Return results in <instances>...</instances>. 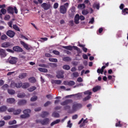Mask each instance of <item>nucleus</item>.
<instances>
[{
  "instance_id": "nucleus-1",
  "label": "nucleus",
  "mask_w": 128,
  "mask_h": 128,
  "mask_svg": "<svg viewBox=\"0 0 128 128\" xmlns=\"http://www.w3.org/2000/svg\"><path fill=\"white\" fill-rule=\"evenodd\" d=\"M60 104L61 106H66L64 107L65 110H70V106H72V100H68L61 102Z\"/></svg>"
},
{
  "instance_id": "nucleus-2",
  "label": "nucleus",
  "mask_w": 128,
  "mask_h": 128,
  "mask_svg": "<svg viewBox=\"0 0 128 128\" xmlns=\"http://www.w3.org/2000/svg\"><path fill=\"white\" fill-rule=\"evenodd\" d=\"M70 3L66 2L64 4V5L60 6V14H64L66 12V10H68V6Z\"/></svg>"
},
{
  "instance_id": "nucleus-3",
  "label": "nucleus",
  "mask_w": 128,
  "mask_h": 128,
  "mask_svg": "<svg viewBox=\"0 0 128 128\" xmlns=\"http://www.w3.org/2000/svg\"><path fill=\"white\" fill-rule=\"evenodd\" d=\"M82 106V104L74 103L72 104V110L70 111V113L72 114V112H76L78 110H80Z\"/></svg>"
},
{
  "instance_id": "nucleus-4",
  "label": "nucleus",
  "mask_w": 128,
  "mask_h": 128,
  "mask_svg": "<svg viewBox=\"0 0 128 128\" xmlns=\"http://www.w3.org/2000/svg\"><path fill=\"white\" fill-rule=\"evenodd\" d=\"M23 112L24 114L20 116L21 118H30V110L27 109V110H24Z\"/></svg>"
},
{
  "instance_id": "nucleus-5",
  "label": "nucleus",
  "mask_w": 128,
  "mask_h": 128,
  "mask_svg": "<svg viewBox=\"0 0 128 128\" xmlns=\"http://www.w3.org/2000/svg\"><path fill=\"white\" fill-rule=\"evenodd\" d=\"M11 88H20L22 86V82H18V83L14 82L12 81L10 84Z\"/></svg>"
},
{
  "instance_id": "nucleus-6",
  "label": "nucleus",
  "mask_w": 128,
  "mask_h": 128,
  "mask_svg": "<svg viewBox=\"0 0 128 128\" xmlns=\"http://www.w3.org/2000/svg\"><path fill=\"white\" fill-rule=\"evenodd\" d=\"M18 58L16 57L10 56L8 59V62L12 64H16Z\"/></svg>"
},
{
  "instance_id": "nucleus-7",
  "label": "nucleus",
  "mask_w": 128,
  "mask_h": 128,
  "mask_svg": "<svg viewBox=\"0 0 128 128\" xmlns=\"http://www.w3.org/2000/svg\"><path fill=\"white\" fill-rule=\"evenodd\" d=\"M92 92L90 90L84 92V94H87L88 96L84 99V100H88L90 98V96H92Z\"/></svg>"
},
{
  "instance_id": "nucleus-8",
  "label": "nucleus",
  "mask_w": 128,
  "mask_h": 128,
  "mask_svg": "<svg viewBox=\"0 0 128 128\" xmlns=\"http://www.w3.org/2000/svg\"><path fill=\"white\" fill-rule=\"evenodd\" d=\"M6 34L9 36V38H14L16 34V32L12 30H8L6 32Z\"/></svg>"
},
{
  "instance_id": "nucleus-9",
  "label": "nucleus",
  "mask_w": 128,
  "mask_h": 128,
  "mask_svg": "<svg viewBox=\"0 0 128 128\" xmlns=\"http://www.w3.org/2000/svg\"><path fill=\"white\" fill-rule=\"evenodd\" d=\"M41 6L44 8V10H49L50 8V4L46 3H43L42 4Z\"/></svg>"
},
{
  "instance_id": "nucleus-10",
  "label": "nucleus",
  "mask_w": 128,
  "mask_h": 128,
  "mask_svg": "<svg viewBox=\"0 0 128 128\" xmlns=\"http://www.w3.org/2000/svg\"><path fill=\"white\" fill-rule=\"evenodd\" d=\"M0 56L2 58L6 56V50L2 48H0Z\"/></svg>"
},
{
  "instance_id": "nucleus-11",
  "label": "nucleus",
  "mask_w": 128,
  "mask_h": 128,
  "mask_svg": "<svg viewBox=\"0 0 128 128\" xmlns=\"http://www.w3.org/2000/svg\"><path fill=\"white\" fill-rule=\"evenodd\" d=\"M56 76L58 78H64V71H58Z\"/></svg>"
},
{
  "instance_id": "nucleus-12",
  "label": "nucleus",
  "mask_w": 128,
  "mask_h": 128,
  "mask_svg": "<svg viewBox=\"0 0 128 128\" xmlns=\"http://www.w3.org/2000/svg\"><path fill=\"white\" fill-rule=\"evenodd\" d=\"M40 122L42 124V126H46V124H48V123L50 122V120L48 118H46L44 120L40 121Z\"/></svg>"
},
{
  "instance_id": "nucleus-13",
  "label": "nucleus",
  "mask_w": 128,
  "mask_h": 128,
  "mask_svg": "<svg viewBox=\"0 0 128 128\" xmlns=\"http://www.w3.org/2000/svg\"><path fill=\"white\" fill-rule=\"evenodd\" d=\"M12 46V44L10 42H4L2 44V48H10Z\"/></svg>"
},
{
  "instance_id": "nucleus-14",
  "label": "nucleus",
  "mask_w": 128,
  "mask_h": 128,
  "mask_svg": "<svg viewBox=\"0 0 128 128\" xmlns=\"http://www.w3.org/2000/svg\"><path fill=\"white\" fill-rule=\"evenodd\" d=\"M21 44L23 46L24 48H26V50H30V46L28 44H26L24 42L21 41L20 42Z\"/></svg>"
},
{
  "instance_id": "nucleus-15",
  "label": "nucleus",
  "mask_w": 128,
  "mask_h": 128,
  "mask_svg": "<svg viewBox=\"0 0 128 128\" xmlns=\"http://www.w3.org/2000/svg\"><path fill=\"white\" fill-rule=\"evenodd\" d=\"M83 123L82 124H82V122ZM86 122H88V120H86V119L84 120V118H82L80 120L79 122H78V124H80V126H84L86 125Z\"/></svg>"
},
{
  "instance_id": "nucleus-16",
  "label": "nucleus",
  "mask_w": 128,
  "mask_h": 128,
  "mask_svg": "<svg viewBox=\"0 0 128 128\" xmlns=\"http://www.w3.org/2000/svg\"><path fill=\"white\" fill-rule=\"evenodd\" d=\"M6 102L8 104H14L16 102V100L14 98H8L6 99Z\"/></svg>"
},
{
  "instance_id": "nucleus-17",
  "label": "nucleus",
  "mask_w": 128,
  "mask_h": 128,
  "mask_svg": "<svg viewBox=\"0 0 128 128\" xmlns=\"http://www.w3.org/2000/svg\"><path fill=\"white\" fill-rule=\"evenodd\" d=\"M13 50H14V52H22V48L18 46L14 47Z\"/></svg>"
},
{
  "instance_id": "nucleus-18",
  "label": "nucleus",
  "mask_w": 128,
  "mask_h": 128,
  "mask_svg": "<svg viewBox=\"0 0 128 128\" xmlns=\"http://www.w3.org/2000/svg\"><path fill=\"white\" fill-rule=\"evenodd\" d=\"M80 15L78 14H77L76 15L75 18H74V22L76 24L80 23Z\"/></svg>"
},
{
  "instance_id": "nucleus-19",
  "label": "nucleus",
  "mask_w": 128,
  "mask_h": 128,
  "mask_svg": "<svg viewBox=\"0 0 128 128\" xmlns=\"http://www.w3.org/2000/svg\"><path fill=\"white\" fill-rule=\"evenodd\" d=\"M75 82L74 81H70V82H68V81H65L64 82V84H68V86H74Z\"/></svg>"
},
{
  "instance_id": "nucleus-20",
  "label": "nucleus",
  "mask_w": 128,
  "mask_h": 128,
  "mask_svg": "<svg viewBox=\"0 0 128 128\" xmlns=\"http://www.w3.org/2000/svg\"><path fill=\"white\" fill-rule=\"evenodd\" d=\"M26 104V101L24 100H20L18 102L19 106H24V104Z\"/></svg>"
},
{
  "instance_id": "nucleus-21",
  "label": "nucleus",
  "mask_w": 128,
  "mask_h": 128,
  "mask_svg": "<svg viewBox=\"0 0 128 128\" xmlns=\"http://www.w3.org/2000/svg\"><path fill=\"white\" fill-rule=\"evenodd\" d=\"M106 66H102L101 69H98L97 70V72L98 74H102V73L104 72V68H106Z\"/></svg>"
},
{
  "instance_id": "nucleus-22",
  "label": "nucleus",
  "mask_w": 128,
  "mask_h": 128,
  "mask_svg": "<svg viewBox=\"0 0 128 128\" xmlns=\"http://www.w3.org/2000/svg\"><path fill=\"white\" fill-rule=\"evenodd\" d=\"M52 84H60L62 80H52Z\"/></svg>"
},
{
  "instance_id": "nucleus-23",
  "label": "nucleus",
  "mask_w": 128,
  "mask_h": 128,
  "mask_svg": "<svg viewBox=\"0 0 128 128\" xmlns=\"http://www.w3.org/2000/svg\"><path fill=\"white\" fill-rule=\"evenodd\" d=\"M78 8L80 10H84V8H86V4H79Z\"/></svg>"
},
{
  "instance_id": "nucleus-24",
  "label": "nucleus",
  "mask_w": 128,
  "mask_h": 128,
  "mask_svg": "<svg viewBox=\"0 0 128 128\" xmlns=\"http://www.w3.org/2000/svg\"><path fill=\"white\" fill-rule=\"evenodd\" d=\"M60 122V120H58V119L56 120L50 124V126H54V124H58V122Z\"/></svg>"
},
{
  "instance_id": "nucleus-25",
  "label": "nucleus",
  "mask_w": 128,
  "mask_h": 128,
  "mask_svg": "<svg viewBox=\"0 0 128 128\" xmlns=\"http://www.w3.org/2000/svg\"><path fill=\"white\" fill-rule=\"evenodd\" d=\"M93 8H96L97 10H100V3L96 2L93 4Z\"/></svg>"
},
{
  "instance_id": "nucleus-26",
  "label": "nucleus",
  "mask_w": 128,
  "mask_h": 128,
  "mask_svg": "<svg viewBox=\"0 0 128 128\" xmlns=\"http://www.w3.org/2000/svg\"><path fill=\"white\" fill-rule=\"evenodd\" d=\"M22 112V110L20 109H18L17 110H14V114L15 116H18V114H20Z\"/></svg>"
},
{
  "instance_id": "nucleus-27",
  "label": "nucleus",
  "mask_w": 128,
  "mask_h": 128,
  "mask_svg": "<svg viewBox=\"0 0 128 128\" xmlns=\"http://www.w3.org/2000/svg\"><path fill=\"white\" fill-rule=\"evenodd\" d=\"M8 108H6V106H2L0 107V112H6Z\"/></svg>"
},
{
  "instance_id": "nucleus-28",
  "label": "nucleus",
  "mask_w": 128,
  "mask_h": 128,
  "mask_svg": "<svg viewBox=\"0 0 128 128\" xmlns=\"http://www.w3.org/2000/svg\"><path fill=\"white\" fill-rule=\"evenodd\" d=\"M100 90V86H96V87H94L92 89V91L94 92H98V90Z\"/></svg>"
},
{
  "instance_id": "nucleus-29",
  "label": "nucleus",
  "mask_w": 128,
  "mask_h": 128,
  "mask_svg": "<svg viewBox=\"0 0 128 128\" xmlns=\"http://www.w3.org/2000/svg\"><path fill=\"white\" fill-rule=\"evenodd\" d=\"M38 70H40V72H48V69L46 68H38Z\"/></svg>"
},
{
  "instance_id": "nucleus-30",
  "label": "nucleus",
  "mask_w": 128,
  "mask_h": 128,
  "mask_svg": "<svg viewBox=\"0 0 128 128\" xmlns=\"http://www.w3.org/2000/svg\"><path fill=\"white\" fill-rule=\"evenodd\" d=\"M17 96L20 98H24V96H26V94H24V93H19Z\"/></svg>"
},
{
  "instance_id": "nucleus-31",
  "label": "nucleus",
  "mask_w": 128,
  "mask_h": 128,
  "mask_svg": "<svg viewBox=\"0 0 128 128\" xmlns=\"http://www.w3.org/2000/svg\"><path fill=\"white\" fill-rule=\"evenodd\" d=\"M26 76V73H22L19 75L20 78H24Z\"/></svg>"
},
{
  "instance_id": "nucleus-32",
  "label": "nucleus",
  "mask_w": 128,
  "mask_h": 128,
  "mask_svg": "<svg viewBox=\"0 0 128 128\" xmlns=\"http://www.w3.org/2000/svg\"><path fill=\"white\" fill-rule=\"evenodd\" d=\"M63 48L68 50H72V46H62Z\"/></svg>"
},
{
  "instance_id": "nucleus-33",
  "label": "nucleus",
  "mask_w": 128,
  "mask_h": 128,
  "mask_svg": "<svg viewBox=\"0 0 128 128\" xmlns=\"http://www.w3.org/2000/svg\"><path fill=\"white\" fill-rule=\"evenodd\" d=\"M29 86H30V84L28 83H24L22 85V88H28Z\"/></svg>"
},
{
  "instance_id": "nucleus-34",
  "label": "nucleus",
  "mask_w": 128,
  "mask_h": 128,
  "mask_svg": "<svg viewBox=\"0 0 128 128\" xmlns=\"http://www.w3.org/2000/svg\"><path fill=\"white\" fill-rule=\"evenodd\" d=\"M14 8L12 7L8 8V12L10 14H14Z\"/></svg>"
},
{
  "instance_id": "nucleus-35",
  "label": "nucleus",
  "mask_w": 128,
  "mask_h": 128,
  "mask_svg": "<svg viewBox=\"0 0 128 128\" xmlns=\"http://www.w3.org/2000/svg\"><path fill=\"white\" fill-rule=\"evenodd\" d=\"M12 28L14 30H17V32H20V28L18 26H16V24H14Z\"/></svg>"
},
{
  "instance_id": "nucleus-36",
  "label": "nucleus",
  "mask_w": 128,
  "mask_h": 128,
  "mask_svg": "<svg viewBox=\"0 0 128 128\" xmlns=\"http://www.w3.org/2000/svg\"><path fill=\"white\" fill-rule=\"evenodd\" d=\"M8 94H9L12 95V94H16V92H14V90H8Z\"/></svg>"
},
{
  "instance_id": "nucleus-37",
  "label": "nucleus",
  "mask_w": 128,
  "mask_h": 128,
  "mask_svg": "<svg viewBox=\"0 0 128 128\" xmlns=\"http://www.w3.org/2000/svg\"><path fill=\"white\" fill-rule=\"evenodd\" d=\"M0 38L2 40H8V36H6V35L4 34L1 36Z\"/></svg>"
},
{
  "instance_id": "nucleus-38",
  "label": "nucleus",
  "mask_w": 128,
  "mask_h": 128,
  "mask_svg": "<svg viewBox=\"0 0 128 128\" xmlns=\"http://www.w3.org/2000/svg\"><path fill=\"white\" fill-rule=\"evenodd\" d=\"M62 68H64V70H70V66L68 65H64L62 66Z\"/></svg>"
},
{
  "instance_id": "nucleus-39",
  "label": "nucleus",
  "mask_w": 128,
  "mask_h": 128,
  "mask_svg": "<svg viewBox=\"0 0 128 128\" xmlns=\"http://www.w3.org/2000/svg\"><path fill=\"white\" fill-rule=\"evenodd\" d=\"M50 62H58V59L54 58H49Z\"/></svg>"
},
{
  "instance_id": "nucleus-40",
  "label": "nucleus",
  "mask_w": 128,
  "mask_h": 128,
  "mask_svg": "<svg viewBox=\"0 0 128 128\" xmlns=\"http://www.w3.org/2000/svg\"><path fill=\"white\" fill-rule=\"evenodd\" d=\"M16 124V120H11L8 122V124L10 126H12V124Z\"/></svg>"
},
{
  "instance_id": "nucleus-41",
  "label": "nucleus",
  "mask_w": 128,
  "mask_h": 128,
  "mask_svg": "<svg viewBox=\"0 0 128 128\" xmlns=\"http://www.w3.org/2000/svg\"><path fill=\"white\" fill-rule=\"evenodd\" d=\"M36 90V86H32L28 89L29 92H34V90Z\"/></svg>"
},
{
  "instance_id": "nucleus-42",
  "label": "nucleus",
  "mask_w": 128,
  "mask_h": 128,
  "mask_svg": "<svg viewBox=\"0 0 128 128\" xmlns=\"http://www.w3.org/2000/svg\"><path fill=\"white\" fill-rule=\"evenodd\" d=\"M62 60H64V62H70L72 60L69 57H64L62 58Z\"/></svg>"
},
{
  "instance_id": "nucleus-43",
  "label": "nucleus",
  "mask_w": 128,
  "mask_h": 128,
  "mask_svg": "<svg viewBox=\"0 0 128 128\" xmlns=\"http://www.w3.org/2000/svg\"><path fill=\"white\" fill-rule=\"evenodd\" d=\"M29 81L30 82H36V78H29Z\"/></svg>"
},
{
  "instance_id": "nucleus-44",
  "label": "nucleus",
  "mask_w": 128,
  "mask_h": 128,
  "mask_svg": "<svg viewBox=\"0 0 128 128\" xmlns=\"http://www.w3.org/2000/svg\"><path fill=\"white\" fill-rule=\"evenodd\" d=\"M42 118H44L45 116H48V112H42Z\"/></svg>"
},
{
  "instance_id": "nucleus-45",
  "label": "nucleus",
  "mask_w": 128,
  "mask_h": 128,
  "mask_svg": "<svg viewBox=\"0 0 128 128\" xmlns=\"http://www.w3.org/2000/svg\"><path fill=\"white\" fill-rule=\"evenodd\" d=\"M88 14V11L86 10H84L82 11V14L84 16H86Z\"/></svg>"
},
{
  "instance_id": "nucleus-46",
  "label": "nucleus",
  "mask_w": 128,
  "mask_h": 128,
  "mask_svg": "<svg viewBox=\"0 0 128 128\" xmlns=\"http://www.w3.org/2000/svg\"><path fill=\"white\" fill-rule=\"evenodd\" d=\"M12 116H6L4 117V120H10Z\"/></svg>"
},
{
  "instance_id": "nucleus-47",
  "label": "nucleus",
  "mask_w": 128,
  "mask_h": 128,
  "mask_svg": "<svg viewBox=\"0 0 128 128\" xmlns=\"http://www.w3.org/2000/svg\"><path fill=\"white\" fill-rule=\"evenodd\" d=\"M52 116L54 118H60V114L56 112H54L52 114Z\"/></svg>"
},
{
  "instance_id": "nucleus-48",
  "label": "nucleus",
  "mask_w": 128,
  "mask_h": 128,
  "mask_svg": "<svg viewBox=\"0 0 128 128\" xmlns=\"http://www.w3.org/2000/svg\"><path fill=\"white\" fill-rule=\"evenodd\" d=\"M128 14V8H124L122 10V14Z\"/></svg>"
},
{
  "instance_id": "nucleus-49",
  "label": "nucleus",
  "mask_w": 128,
  "mask_h": 128,
  "mask_svg": "<svg viewBox=\"0 0 128 128\" xmlns=\"http://www.w3.org/2000/svg\"><path fill=\"white\" fill-rule=\"evenodd\" d=\"M38 100V97L36 96H34L32 97L30 99L31 102H36Z\"/></svg>"
},
{
  "instance_id": "nucleus-50",
  "label": "nucleus",
  "mask_w": 128,
  "mask_h": 128,
  "mask_svg": "<svg viewBox=\"0 0 128 128\" xmlns=\"http://www.w3.org/2000/svg\"><path fill=\"white\" fill-rule=\"evenodd\" d=\"M10 15H6L5 17L4 18V20H10Z\"/></svg>"
},
{
  "instance_id": "nucleus-51",
  "label": "nucleus",
  "mask_w": 128,
  "mask_h": 128,
  "mask_svg": "<svg viewBox=\"0 0 128 128\" xmlns=\"http://www.w3.org/2000/svg\"><path fill=\"white\" fill-rule=\"evenodd\" d=\"M72 124L70 123V120L68 122L67 127L70 128H72Z\"/></svg>"
},
{
  "instance_id": "nucleus-52",
  "label": "nucleus",
  "mask_w": 128,
  "mask_h": 128,
  "mask_svg": "<svg viewBox=\"0 0 128 128\" xmlns=\"http://www.w3.org/2000/svg\"><path fill=\"white\" fill-rule=\"evenodd\" d=\"M73 74V76H74V78H78V76L79 74L78 72H74L72 74Z\"/></svg>"
},
{
  "instance_id": "nucleus-53",
  "label": "nucleus",
  "mask_w": 128,
  "mask_h": 128,
  "mask_svg": "<svg viewBox=\"0 0 128 128\" xmlns=\"http://www.w3.org/2000/svg\"><path fill=\"white\" fill-rule=\"evenodd\" d=\"M0 12L2 14H6V10L4 8H2L0 10Z\"/></svg>"
},
{
  "instance_id": "nucleus-54",
  "label": "nucleus",
  "mask_w": 128,
  "mask_h": 128,
  "mask_svg": "<svg viewBox=\"0 0 128 128\" xmlns=\"http://www.w3.org/2000/svg\"><path fill=\"white\" fill-rule=\"evenodd\" d=\"M76 50H77V52L78 54V56H80V54H82V50H80V48L76 47Z\"/></svg>"
},
{
  "instance_id": "nucleus-55",
  "label": "nucleus",
  "mask_w": 128,
  "mask_h": 128,
  "mask_svg": "<svg viewBox=\"0 0 128 128\" xmlns=\"http://www.w3.org/2000/svg\"><path fill=\"white\" fill-rule=\"evenodd\" d=\"M8 112H14V108H10L8 110Z\"/></svg>"
},
{
  "instance_id": "nucleus-56",
  "label": "nucleus",
  "mask_w": 128,
  "mask_h": 128,
  "mask_svg": "<svg viewBox=\"0 0 128 128\" xmlns=\"http://www.w3.org/2000/svg\"><path fill=\"white\" fill-rule=\"evenodd\" d=\"M122 124H120V121H119L118 123H116V126H119L120 128H122Z\"/></svg>"
},
{
  "instance_id": "nucleus-57",
  "label": "nucleus",
  "mask_w": 128,
  "mask_h": 128,
  "mask_svg": "<svg viewBox=\"0 0 128 128\" xmlns=\"http://www.w3.org/2000/svg\"><path fill=\"white\" fill-rule=\"evenodd\" d=\"M77 82H82L83 80H82V78L81 77H79L77 78Z\"/></svg>"
},
{
  "instance_id": "nucleus-58",
  "label": "nucleus",
  "mask_w": 128,
  "mask_h": 128,
  "mask_svg": "<svg viewBox=\"0 0 128 128\" xmlns=\"http://www.w3.org/2000/svg\"><path fill=\"white\" fill-rule=\"evenodd\" d=\"M52 52L54 54H56V56H58V54H60V52L58 50H54Z\"/></svg>"
},
{
  "instance_id": "nucleus-59",
  "label": "nucleus",
  "mask_w": 128,
  "mask_h": 128,
  "mask_svg": "<svg viewBox=\"0 0 128 128\" xmlns=\"http://www.w3.org/2000/svg\"><path fill=\"white\" fill-rule=\"evenodd\" d=\"M94 18H92L89 21V24H94Z\"/></svg>"
},
{
  "instance_id": "nucleus-60",
  "label": "nucleus",
  "mask_w": 128,
  "mask_h": 128,
  "mask_svg": "<svg viewBox=\"0 0 128 128\" xmlns=\"http://www.w3.org/2000/svg\"><path fill=\"white\" fill-rule=\"evenodd\" d=\"M52 102H50L48 101L46 103L44 104V106H50Z\"/></svg>"
},
{
  "instance_id": "nucleus-61",
  "label": "nucleus",
  "mask_w": 128,
  "mask_h": 128,
  "mask_svg": "<svg viewBox=\"0 0 128 128\" xmlns=\"http://www.w3.org/2000/svg\"><path fill=\"white\" fill-rule=\"evenodd\" d=\"M8 24L10 28H12V21H10L8 23Z\"/></svg>"
},
{
  "instance_id": "nucleus-62",
  "label": "nucleus",
  "mask_w": 128,
  "mask_h": 128,
  "mask_svg": "<svg viewBox=\"0 0 128 128\" xmlns=\"http://www.w3.org/2000/svg\"><path fill=\"white\" fill-rule=\"evenodd\" d=\"M8 88V85L6 84L4 86H2V88H3V90H6V88Z\"/></svg>"
},
{
  "instance_id": "nucleus-63",
  "label": "nucleus",
  "mask_w": 128,
  "mask_h": 128,
  "mask_svg": "<svg viewBox=\"0 0 128 128\" xmlns=\"http://www.w3.org/2000/svg\"><path fill=\"white\" fill-rule=\"evenodd\" d=\"M4 121H0V128L4 126Z\"/></svg>"
},
{
  "instance_id": "nucleus-64",
  "label": "nucleus",
  "mask_w": 128,
  "mask_h": 128,
  "mask_svg": "<svg viewBox=\"0 0 128 128\" xmlns=\"http://www.w3.org/2000/svg\"><path fill=\"white\" fill-rule=\"evenodd\" d=\"M58 8V4L56 2L54 5V8Z\"/></svg>"
}]
</instances>
